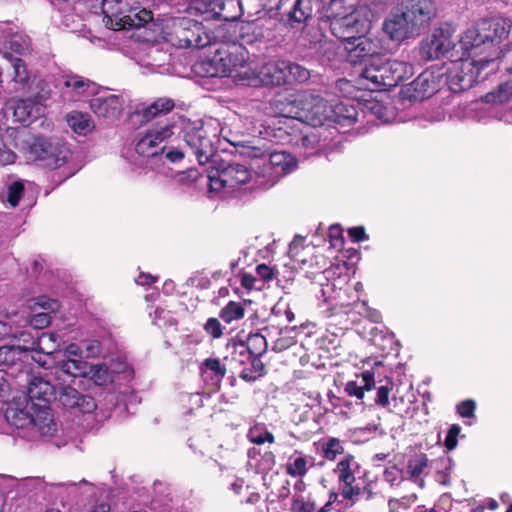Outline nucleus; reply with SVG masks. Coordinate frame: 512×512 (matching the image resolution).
<instances>
[{
  "label": "nucleus",
  "mask_w": 512,
  "mask_h": 512,
  "mask_svg": "<svg viewBox=\"0 0 512 512\" xmlns=\"http://www.w3.org/2000/svg\"><path fill=\"white\" fill-rule=\"evenodd\" d=\"M5 418L7 422L19 429L29 428L38 431L41 435H52L56 431V423L51 418V423H47L40 416V410L36 403L28 402L25 399L14 400L6 409Z\"/></svg>",
  "instance_id": "nucleus-4"
},
{
  "label": "nucleus",
  "mask_w": 512,
  "mask_h": 512,
  "mask_svg": "<svg viewBox=\"0 0 512 512\" xmlns=\"http://www.w3.org/2000/svg\"><path fill=\"white\" fill-rule=\"evenodd\" d=\"M400 5L419 33L428 28L436 16L433 0H405Z\"/></svg>",
  "instance_id": "nucleus-18"
},
{
  "label": "nucleus",
  "mask_w": 512,
  "mask_h": 512,
  "mask_svg": "<svg viewBox=\"0 0 512 512\" xmlns=\"http://www.w3.org/2000/svg\"><path fill=\"white\" fill-rule=\"evenodd\" d=\"M166 175L169 177L176 178L177 181L180 183L188 184L196 181L200 177V172L198 171L197 168L191 167L183 171H173L172 169H170L169 172H166Z\"/></svg>",
  "instance_id": "nucleus-53"
},
{
  "label": "nucleus",
  "mask_w": 512,
  "mask_h": 512,
  "mask_svg": "<svg viewBox=\"0 0 512 512\" xmlns=\"http://www.w3.org/2000/svg\"><path fill=\"white\" fill-rule=\"evenodd\" d=\"M345 51L347 61L356 65L378 56L381 51L380 41L361 34L345 44Z\"/></svg>",
  "instance_id": "nucleus-15"
},
{
  "label": "nucleus",
  "mask_w": 512,
  "mask_h": 512,
  "mask_svg": "<svg viewBox=\"0 0 512 512\" xmlns=\"http://www.w3.org/2000/svg\"><path fill=\"white\" fill-rule=\"evenodd\" d=\"M353 464L354 457L350 454L346 455L342 460L338 462L334 472L337 474L340 484L356 481L354 472L352 470Z\"/></svg>",
  "instance_id": "nucleus-43"
},
{
  "label": "nucleus",
  "mask_w": 512,
  "mask_h": 512,
  "mask_svg": "<svg viewBox=\"0 0 512 512\" xmlns=\"http://www.w3.org/2000/svg\"><path fill=\"white\" fill-rule=\"evenodd\" d=\"M0 367L5 371V375L15 383L18 380V375L31 367L29 354L23 353L21 348L16 346L0 347Z\"/></svg>",
  "instance_id": "nucleus-17"
},
{
  "label": "nucleus",
  "mask_w": 512,
  "mask_h": 512,
  "mask_svg": "<svg viewBox=\"0 0 512 512\" xmlns=\"http://www.w3.org/2000/svg\"><path fill=\"white\" fill-rule=\"evenodd\" d=\"M34 82L32 84V91H26V93H30L33 95V98L40 106L46 100L51 97L52 90L50 85L44 79H37L34 77Z\"/></svg>",
  "instance_id": "nucleus-47"
},
{
  "label": "nucleus",
  "mask_w": 512,
  "mask_h": 512,
  "mask_svg": "<svg viewBox=\"0 0 512 512\" xmlns=\"http://www.w3.org/2000/svg\"><path fill=\"white\" fill-rule=\"evenodd\" d=\"M102 13L113 30L140 28L152 20V12L140 8L137 0H102Z\"/></svg>",
  "instance_id": "nucleus-3"
},
{
  "label": "nucleus",
  "mask_w": 512,
  "mask_h": 512,
  "mask_svg": "<svg viewBox=\"0 0 512 512\" xmlns=\"http://www.w3.org/2000/svg\"><path fill=\"white\" fill-rule=\"evenodd\" d=\"M29 153L33 160H67V156L62 155L59 142L44 137L35 138Z\"/></svg>",
  "instance_id": "nucleus-25"
},
{
  "label": "nucleus",
  "mask_w": 512,
  "mask_h": 512,
  "mask_svg": "<svg viewBox=\"0 0 512 512\" xmlns=\"http://www.w3.org/2000/svg\"><path fill=\"white\" fill-rule=\"evenodd\" d=\"M224 0H199L198 10L204 14H207V18L217 19L229 17L227 14L223 15V4Z\"/></svg>",
  "instance_id": "nucleus-45"
},
{
  "label": "nucleus",
  "mask_w": 512,
  "mask_h": 512,
  "mask_svg": "<svg viewBox=\"0 0 512 512\" xmlns=\"http://www.w3.org/2000/svg\"><path fill=\"white\" fill-rule=\"evenodd\" d=\"M330 115V124L335 123L341 128L349 127L358 121V105L350 100L332 103Z\"/></svg>",
  "instance_id": "nucleus-28"
},
{
  "label": "nucleus",
  "mask_w": 512,
  "mask_h": 512,
  "mask_svg": "<svg viewBox=\"0 0 512 512\" xmlns=\"http://www.w3.org/2000/svg\"><path fill=\"white\" fill-rule=\"evenodd\" d=\"M35 305L39 306L44 311L35 313L34 315L25 318L23 320V326L29 324L30 326L37 330L44 329L51 322L50 313L55 312L59 309V303L54 299H49L45 296H41L35 300Z\"/></svg>",
  "instance_id": "nucleus-29"
},
{
  "label": "nucleus",
  "mask_w": 512,
  "mask_h": 512,
  "mask_svg": "<svg viewBox=\"0 0 512 512\" xmlns=\"http://www.w3.org/2000/svg\"><path fill=\"white\" fill-rule=\"evenodd\" d=\"M488 38L489 36H487V33L485 34L480 22L476 27L469 28L465 31L458 46L464 51L463 56L467 54L466 58L479 59L490 54Z\"/></svg>",
  "instance_id": "nucleus-14"
},
{
  "label": "nucleus",
  "mask_w": 512,
  "mask_h": 512,
  "mask_svg": "<svg viewBox=\"0 0 512 512\" xmlns=\"http://www.w3.org/2000/svg\"><path fill=\"white\" fill-rule=\"evenodd\" d=\"M24 394L25 400L36 403L40 410V416L47 423H51L53 418L50 403L56 398V388L51 384L48 374L42 375L40 371L32 366L18 375V380L14 383Z\"/></svg>",
  "instance_id": "nucleus-2"
},
{
  "label": "nucleus",
  "mask_w": 512,
  "mask_h": 512,
  "mask_svg": "<svg viewBox=\"0 0 512 512\" xmlns=\"http://www.w3.org/2000/svg\"><path fill=\"white\" fill-rule=\"evenodd\" d=\"M315 459L312 456L303 455L300 451H294L286 464V472L291 477L302 478L306 475L309 468L314 466Z\"/></svg>",
  "instance_id": "nucleus-38"
},
{
  "label": "nucleus",
  "mask_w": 512,
  "mask_h": 512,
  "mask_svg": "<svg viewBox=\"0 0 512 512\" xmlns=\"http://www.w3.org/2000/svg\"><path fill=\"white\" fill-rule=\"evenodd\" d=\"M250 172L247 167L240 163H229L221 170L217 169L208 178L209 197L225 198L239 185L245 184L250 179Z\"/></svg>",
  "instance_id": "nucleus-6"
},
{
  "label": "nucleus",
  "mask_w": 512,
  "mask_h": 512,
  "mask_svg": "<svg viewBox=\"0 0 512 512\" xmlns=\"http://www.w3.org/2000/svg\"><path fill=\"white\" fill-rule=\"evenodd\" d=\"M85 377H89L90 380L96 385H105L112 381L111 373L104 364L89 365L86 370Z\"/></svg>",
  "instance_id": "nucleus-44"
},
{
  "label": "nucleus",
  "mask_w": 512,
  "mask_h": 512,
  "mask_svg": "<svg viewBox=\"0 0 512 512\" xmlns=\"http://www.w3.org/2000/svg\"><path fill=\"white\" fill-rule=\"evenodd\" d=\"M353 8L346 6V0H330L327 12L329 15L340 12H347L352 10Z\"/></svg>",
  "instance_id": "nucleus-63"
},
{
  "label": "nucleus",
  "mask_w": 512,
  "mask_h": 512,
  "mask_svg": "<svg viewBox=\"0 0 512 512\" xmlns=\"http://www.w3.org/2000/svg\"><path fill=\"white\" fill-rule=\"evenodd\" d=\"M370 112L371 114H373L377 119H379L381 122L383 123H387L390 121V118H391V113L390 111L385 107L383 106L381 103L379 102H372L370 104Z\"/></svg>",
  "instance_id": "nucleus-59"
},
{
  "label": "nucleus",
  "mask_w": 512,
  "mask_h": 512,
  "mask_svg": "<svg viewBox=\"0 0 512 512\" xmlns=\"http://www.w3.org/2000/svg\"><path fill=\"white\" fill-rule=\"evenodd\" d=\"M438 89V84L432 73H421L405 89L404 94L411 100L421 101L432 96Z\"/></svg>",
  "instance_id": "nucleus-23"
},
{
  "label": "nucleus",
  "mask_w": 512,
  "mask_h": 512,
  "mask_svg": "<svg viewBox=\"0 0 512 512\" xmlns=\"http://www.w3.org/2000/svg\"><path fill=\"white\" fill-rule=\"evenodd\" d=\"M380 62L375 61L369 66H366L362 73L361 77L371 82V89H381L384 88V78L382 72H380Z\"/></svg>",
  "instance_id": "nucleus-46"
},
{
  "label": "nucleus",
  "mask_w": 512,
  "mask_h": 512,
  "mask_svg": "<svg viewBox=\"0 0 512 512\" xmlns=\"http://www.w3.org/2000/svg\"><path fill=\"white\" fill-rule=\"evenodd\" d=\"M244 316V308L240 303L229 302L220 313V317L227 323L241 319Z\"/></svg>",
  "instance_id": "nucleus-50"
},
{
  "label": "nucleus",
  "mask_w": 512,
  "mask_h": 512,
  "mask_svg": "<svg viewBox=\"0 0 512 512\" xmlns=\"http://www.w3.org/2000/svg\"><path fill=\"white\" fill-rule=\"evenodd\" d=\"M507 79L501 83L497 90L486 95L488 102H507L512 98V65L505 68Z\"/></svg>",
  "instance_id": "nucleus-41"
},
{
  "label": "nucleus",
  "mask_w": 512,
  "mask_h": 512,
  "mask_svg": "<svg viewBox=\"0 0 512 512\" xmlns=\"http://www.w3.org/2000/svg\"><path fill=\"white\" fill-rule=\"evenodd\" d=\"M332 103L318 95L305 96L304 123L318 127L330 125Z\"/></svg>",
  "instance_id": "nucleus-19"
},
{
  "label": "nucleus",
  "mask_w": 512,
  "mask_h": 512,
  "mask_svg": "<svg viewBox=\"0 0 512 512\" xmlns=\"http://www.w3.org/2000/svg\"><path fill=\"white\" fill-rule=\"evenodd\" d=\"M371 11L359 6L347 12L328 15L331 33L346 43L370 29Z\"/></svg>",
  "instance_id": "nucleus-5"
},
{
  "label": "nucleus",
  "mask_w": 512,
  "mask_h": 512,
  "mask_svg": "<svg viewBox=\"0 0 512 512\" xmlns=\"http://www.w3.org/2000/svg\"><path fill=\"white\" fill-rule=\"evenodd\" d=\"M340 494L344 499L351 501L353 505L361 494V489L359 486H355L354 482L342 483L340 484Z\"/></svg>",
  "instance_id": "nucleus-57"
},
{
  "label": "nucleus",
  "mask_w": 512,
  "mask_h": 512,
  "mask_svg": "<svg viewBox=\"0 0 512 512\" xmlns=\"http://www.w3.org/2000/svg\"><path fill=\"white\" fill-rule=\"evenodd\" d=\"M248 53L241 45H234L225 54L220 57V61L223 63L224 74H232L237 72L239 68H243L246 64Z\"/></svg>",
  "instance_id": "nucleus-35"
},
{
  "label": "nucleus",
  "mask_w": 512,
  "mask_h": 512,
  "mask_svg": "<svg viewBox=\"0 0 512 512\" xmlns=\"http://www.w3.org/2000/svg\"><path fill=\"white\" fill-rule=\"evenodd\" d=\"M275 107L282 117L296 119L304 123L305 96L295 99L284 98L279 100Z\"/></svg>",
  "instance_id": "nucleus-36"
},
{
  "label": "nucleus",
  "mask_w": 512,
  "mask_h": 512,
  "mask_svg": "<svg viewBox=\"0 0 512 512\" xmlns=\"http://www.w3.org/2000/svg\"><path fill=\"white\" fill-rule=\"evenodd\" d=\"M482 29L489 38L487 39L490 45V54L481 59L487 60V64L492 66L491 69L484 74L482 79L492 72L495 68V62L500 56L499 44L508 37L512 22L508 18H493L490 20L481 21Z\"/></svg>",
  "instance_id": "nucleus-9"
},
{
  "label": "nucleus",
  "mask_w": 512,
  "mask_h": 512,
  "mask_svg": "<svg viewBox=\"0 0 512 512\" xmlns=\"http://www.w3.org/2000/svg\"><path fill=\"white\" fill-rule=\"evenodd\" d=\"M24 192V184L22 181H14L7 186V202L11 207H16Z\"/></svg>",
  "instance_id": "nucleus-55"
},
{
  "label": "nucleus",
  "mask_w": 512,
  "mask_h": 512,
  "mask_svg": "<svg viewBox=\"0 0 512 512\" xmlns=\"http://www.w3.org/2000/svg\"><path fill=\"white\" fill-rule=\"evenodd\" d=\"M3 57L8 59L13 69L12 84L15 92L32 91L34 76L28 71L25 62L18 57H14L9 52H3Z\"/></svg>",
  "instance_id": "nucleus-24"
},
{
  "label": "nucleus",
  "mask_w": 512,
  "mask_h": 512,
  "mask_svg": "<svg viewBox=\"0 0 512 512\" xmlns=\"http://www.w3.org/2000/svg\"><path fill=\"white\" fill-rule=\"evenodd\" d=\"M248 438L252 443L255 444H263L265 442L273 443L274 442V436L272 433H270L267 430L262 431L258 427H254L249 430Z\"/></svg>",
  "instance_id": "nucleus-56"
},
{
  "label": "nucleus",
  "mask_w": 512,
  "mask_h": 512,
  "mask_svg": "<svg viewBox=\"0 0 512 512\" xmlns=\"http://www.w3.org/2000/svg\"><path fill=\"white\" fill-rule=\"evenodd\" d=\"M66 122L71 130L80 136H86L95 129L91 115L86 112L71 111L66 115Z\"/></svg>",
  "instance_id": "nucleus-37"
},
{
  "label": "nucleus",
  "mask_w": 512,
  "mask_h": 512,
  "mask_svg": "<svg viewBox=\"0 0 512 512\" xmlns=\"http://www.w3.org/2000/svg\"><path fill=\"white\" fill-rule=\"evenodd\" d=\"M234 156L246 158L249 160H272L276 157H281L280 160H296L290 157L285 151L262 149L258 146L241 145L236 147Z\"/></svg>",
  "instance_id": "nucleus-30"
},
{
  "label": "nucleus",
  "mask_w": 512,
  "mask_h": 512,
  "mask_svg": "<svg viewBox=\"0 0 512 512\" xmlns=\"http://www.w3.org/2000/svg\"><path fill=\"white\" fill-rule=\"evenodd\" d=\"M454 48H456V44L451 39L450 32L439 28L435 29L431 36L422 42L420 55L422 59L430 61L445 56Z\"/></svg>",
  "instance_id": "nucleus-16"
},
{
  "label": "nucleus",
  "mask_w": 512,
  "mask_h": 512,
  "mask_svg": "<svg viewBox=\"0 0 512 512\" xmlns=\"http://www.w3.org/2000/svg\"><path fill=\"white\" fill-rule=\"evenodd\" d=\"M97 92L98 85L84 76L66 74L62 77L61 97L65 102L84 101Z\"/></svg>",
  "instance_id": "nucleus-11"
},
{
  "label": "nucleus",
  "mask_w": 512,
  "mask_h": 512,
  "mask_svg": "<svg viewBox=\"0 0 512 512\" xmlns=\"http://www.w3.org/2000/svg\"><path fill=\"white\" fill-rule=\"evenodd\" d=\"M428 467V458L425 454H418L413 456L408 461L407 471L409 475L416 479L420 477L425 469Z\"/></svg>",
  "instance_id": "nucleus-49"
},
{
  "label": "nucleus",
  "mask_w": 512,
  "mask_h": 512,
  "mask_svg": "<svg viewBox=\"0 0 512 512\" xmlns=\"http://www.w3.org/2000/svg\"><path fill=\"white\" fill-rule=\"evenodd\" d=\"M383 30L393 41H403L420 35L401 5L395 7L384 20Z\"/></svg>",
  "instance_id": "nucleus-12"
},
{
  "label": "nucleus",
  "mask_w": 512,
  "mask_h": 512,
  "mask_svg": "<svg viewBox=\"0 0 512 512\" xmlns=\"http://www.w3.org/2000/svg\"><path fill=\"white\" fill-rule=\"evenodd\" d=\"M239 347L241 348L240 354H243L244 350H247L250 356L259 358L266 352L268 345L266 338L256 333L249 335L246 344H240Z\"/></svg>",
  "instance_id": "nucleus-42"
},
{
  "label": "nucleus",
  "mask_w": 512,
  "mask_h": 512,
  "mask_svg": "<svg viewBox=\"0 0 512 512\" xmlns=\"http://www.w3.org/2000/svg\"><path fill=\"white\" fill-rule=\"evenodd\" d=\"M175 107V103L170 98H158L150 105L138 108L134 115L141 118V122H149L155 118L167 114Z\"/></svg>",
  "instance_id": "nucleus-32"
},
{
  "label": "nucleus",
  "mask_w": 512,
  "mask_h": 512,
  "mask_svg": "<svg viewBox=\"0 0 512 512\" xmlns=\"http://www.w3.org/2000/svg\"><path fill=\"white\" fill-rule=\"evenodd\" d=\"M461 427L458 424H453L447 433L446 439H445V447L448 450H453L457 446V437L460 434Z\"/></svg>",
  "instance_id": "nucleus-60"
},
{
  "label": "nucleus",
  "mask_w": 512,
  "mask_h": 512,
  "mask_svg": "<svg viewBox=\"0 0 512 512\" xmlns=\"http://www.w3.org/2000/svg\"><path fill=\"white\" fill-rule=\"evenodd\" d=\"M227 369L216 358H208L201 365V376L211 390H218Z\"/></svg>",
  "instance_id": "nucleus-31"
},
{
  "label": "nucleus",
  "mask_w": 512,
  "mask_h": 512,
  "mask_svg": "<svg viewBox=\"0 0 512 512\" xmlns=\"http://www.w3.org/2000/svg\"><path fill=\"white\" fill-rule=\"evenodd\" d=\"M487 60L461 57L452 63L447 72V84L454 93L471 88L481 77V72L488 68Z\"/></svg>",
  "instance_id": "nucleus-7"
},
{
  "label": "nucleus",
  "mask_w": 512,
  "mask_h": 512,
  "mask_svg": "<svg viewBox=\"0 0 512 512\" xmlns=\"http://www.w3.org/2000/svg\"><path fill=\"white\" fill-rule=\"evenodd\" d=\"M205 331L213 338H219L222 335L220 322L216 318H210L204 326Z\"/></svg>",
  "instance_id": "nucleus-62"
},
{
  "label": "nucleus",
  "mask_w": 512,
  "mask_h": 512,
  "mask_svg": "<svg viewBox=\"0 0 512 512\" xmlns=\"http://www.w3.org/2000/svg\"><path fill=\"white\" fill-rule=\"evenodd\" d=\"M297 162H263V177L274 185L283 175L295 170Z\"/></svg>",
  "instance_id": "nucleus-40"
},
{
  "label": "nucleus",
  "mask_w": 512,
  "mask_h": 512,
  "mask_svg": "<svg viewBox=\"0 0 512 512\" xmlns=\"http://www.w3.org/2000/svg\"><path fill=\"white\" fill-rule=\"evenodd\" d=\"M380 72L384 78V89L392 88L413 74V67L405 61L387 60L380 62Z\"/></svg>",
  "instance_id": "nucleus-22"
},
{
  "label": "nucleus",
  "mask_w": 512,
  "mask_h": 512,
  "mask_svg": "<svg viewBox=\"0 0 512 512\" xmlns=\"http://www.w3.org/2000/svg\"><path fill=\"white\" fill-rule=\"evenodd\" d=\"M10 337L16 338L19 342H22L21 345H16V347H20L25 354L41 349V345L47 341L55 342L57 340V335L53 333H42L41 336L35 337L28 331L17 332L13 330Z\"/></svg>",
  "instance_id": "nucleus-34"
},
{
  "label": "nucleus",
  "mask_w": 512,
  "mask_h": 512,
  "mask_svg": "<svg viewBox=\"0 0 512 512\" xmlns=\"http://www.w3.org/2000/svg\"><path fill=\"white\" fill-rule=\"evenodd\" d=\"M374 385V373L366 370L361 374L360 377L357 376V380L347 382L345 391L350 396H355L358 399H362L364 397V392L372 390Z\"/></svg>",
  "instance_id": "nucleus-39"
},
{
  "label": "nucleus",
  "mask_w": 512,
  "mask_h": 512,
  "mask_svg": "<svg viewBox=\"0 0 512 512\" xmlns=\"http://www.w3.org/2000/svg\"><path fill=\"white\" fill-rule=\"evenodd\" d=\"M181 125L184 127V148H168L161 146V143L174 134L175 122L166 120L157 122L150 128L146 134L136 143V153L144 158H152L160 153L166 152L168 160H179L186 156H194L197 159L205 157V160H211L213 148L210 139L201 123L192 124L189 120L178 117Z\"/></svg>",
  "instance_id": "nucleus-1"
},
{
  "label": "nucleus",
  "mask_w": 512,
  "mask_h": 512,
  "mask_svg": "<svg viewBox=\"0 0 512 512\" xmlns=\"http://www.w3.org/2000/svg\"><path fill=\"white\" fill-rule=\"evenodd\" d=\"M15 122L29 125L42 112V107L32 98L17 99L10 102Z\"/></svg>",
  "instance_id": "nucleus-27"
},
{
  "label": "nucleus",
  "mask_w": 512,
  "mask_h": 512,
  "mask_svg": "<svg viewBox=\"0 0 512 512\" xmlns=\"http://www.w3.org/2000/svg\"><path fill=\"white\" fill-rule=\"evenodd\" d=\"M392 388L393 383L388 380L385 382V384L380 385L377 388V396L375 399V403L382 407H386L389 404V394Z\"/></svg>",
  "instance_id": "nucleus-58"
},
{
  "label": "nucleus",
  "mask_w": 512,
  "mask_h": 512,
  "mask_svg": "<svg viewBox=\"0 0 512 512\" xmlns=\"http://www.w3.org/2000/svg\"><path fill=\"white\" fill-rule=\"evenodd\" d=\"M40 349H37L36 351H33L34 354H29V363L34 368L33 363H36L38 365V368H44V369H52L54 371V366L56 362L53 361L51 357V352L42 353L39 351Z\"/></svg>",
  "instance_id": "nucleus-54"
},
{
  "label": "nucleus",
  "mask_w": 512,
  "mask_h": 512,
  "mask_svg": "<svg viewBox=\"0 0 512 512\" xmlns=\"http://www.w3.org/2000/svg\"><path fill=\"white\" fill-rule=\"evenodd\" d=\"M88 363L80 359H67L56 362L54 371L51 374L58 383H66L65 377L76 378L85 377Z\"/></svg>",
  "instance_id": "nucleus-26"
},
{
  "label": "nucleus",
  "mask_w": 512,
  "mask_h": 512,
  "mask_svg": "<svg viewBox=\"0 0 512 512\" xmlns=\"http://www.w3.org/2000/svg\"><path fill=\"white\" fill-rule=\"evenodd\" d=\"M287 61L279 60L265 64L261 71V80L266 85L280 86L287 84Z\"/></svg>",
  "instance_id": "nucleus-33"
},
{
  "label": "nucleus",
  "mask_w": 512,
  "mask_h": 512,
  "mask_svg": "<svg viewBox=\"0 0 512 512\" xmlns=\"http://www.w3.org/2000/svg\"><path fill=\"white\" fill-rule=\"evenodd\" d=\"M0 39L2 41L0 53H15L24 55L31 50V41L28 36L14 31L10 25L0 27Z\"/></svg>",
  "instance_id": "nucleus-21"
},
{
  "label": "nucleus",
  "mask_w": 512,
  "mask_h": 512,
  "mask_svg": "<svg viewBox=\"0 0 512 512\" xmlns=\"http://www.w3.org/2000/svg\"><path fill=\"white\" fill-rule=\"evenodd\" d=\"M264 9L273 17H280L292 28L312 17L310 0H262Z\"/></svg>",
  "instance_id": "nucleus-8"
},
{
  "label": "nucleus",
  "mask_w": 512,
  "mask_h": 512,
  "mask_svg": "<svg viewBox=\"0 0 512 512\" xmlns=\"http://www.w3.org/2000/svg\"><path fill=\"white\" fill-rule=\"evenodd\" d=\"M223 15H228L227 18H219L224 21H235L242 15V4L241 0H224L223 4Z\"/></svg>",
  "instance_id": "nucleus-52"
},
{
  "label": "nucleus",
  "mask_w": 512,
  "mask_h": 512,
  "mask_svg": "<svg viewBox=\"0 0 512 512\" xmlns=\"http://www.w3.org/2000/svg\"><path fill=\"white\" fill-rule=\"evenodd\" d=\"M322 452L325 459L334 461L338 455L344 453V448L337 438H330L322 444Z\"/></svg>",
  "instance_id": "nucleus-51"
},
{
  "label": "nucleus",
  "mask_w": 512,
  "mask_h": 512,
  "mask_svg": "<svg viewBox=\"0 0 512 512\" xmlns=\"http://www.w3.org/2000/svg\"><path fill=\"white\" fill-rule=\"evenodd\" d=\"M287 84L293 82L303 83L310 78V71L304 66L287 61Z\"/></svg>",
  "instance_id": "nucleus-48"
},
{
  "label": "nucleus",
  "mask_w": 512,
  "mask_h": 512,
  "mask_svg": "<svg viewBox=\"0 0 512 512\" xmlns=\"http://www.w3.org/2000/svg\"><path fill=\"white\" fill-rule=\"evenodd\" d=\"M90 109L98 118L114 121L124 110V100L114 94L94 97L90 100Z\"/></svg>",
  "instance_id": "nucleus-20"
},
{
  "label": "nucleus",
  "mask_w": 512,
  "mask_h": 512,
  "mask_svg": "<svg viewBox=\"0 0 512 512\" xmlns=\"http://www.w3.org/2000/svg\"><path fill=\"white\" fill-rule=\"evenodd\" d=\"M475 407H476V405L473 400H465V401H462L457 406V411L460 414V416H462L464 418H470V417L474 416Z\"/></svg>",
  "instance_id": "nucleus-61"
},
{
  "label": "nucleus",
  "mask_w": 512,
  "mask_h": 512,
  "mask_svg": "<svg viewBox=\"0 0 512 512\" xmlns=\"http://www.w3.org/2000/svg\"><path fill=\"white\" fill-rule=\"evenodd\" d=\"M77 382L71 380L70 383H58V392L56 400L66 409L79 411L82 413L93 412L97 405L93 397L83 394L76 388Z\"/></svg>",
  "instance_id": "nucleus-10"
},
{
  "label": "nucleus",
  "mask_w": 512,
  "mask_h": 512,
  "mask_svg": "<svg viewBox=\"0 0 512 512\" xmlns=\"http://www.w3.org/2000/svg\"><path fill=\"white\" fill-rule=\"evenodd\" d=\"M389 512H402V510L408 509L407 498L402 499H390L388 501Z\"/></svg>",
  "instance_id": "nucleus-64"
},
{
  "label": "nucleus",
  "mask_w": 512,
  "mask_h": 512,
  "mask_svg": "<svg viewBox=\"0 0 512 512\" xmlns=\"http://www.w3.org/2000/svg\"><path fill=\"white\" fill-rule=\"evenodd\" d=\"M169 23L179 47L199 48L205 45L200 36L202 27L199 22L188 17H172Z\"/></svg>",
  "instance_id": "nucleus-13"
}]
</instances>
